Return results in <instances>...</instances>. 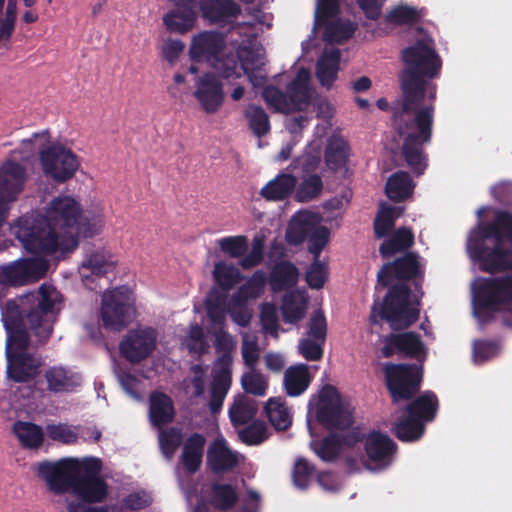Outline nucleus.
<instances>
[{
	"mask_svg": "<svg viewBox=\"0 0 512 512\" xmlns=\"http://www.w3.org/2000/svg\"><path fill=\"white\" fill-rule=\"evenodd\" d=\"M240 384L247 394L263 397L268 391L269 378L256 367H249L243 372Z\"/></svg>",
	"mask_w": 512,
	"mask_h": 512,
	"instance_id": "ea45409f",
	"label": "nucleus"
},
{
	"mask_svg": "<svg viewBox=\"0 0 512 512\" xmlns=\"http://www.w3.org/2000/svg\"><path fill=\"white\" fill-rule=\"evenodd\" d=\"M37 476L55 494L72 489L75 479L82 473H91L99 468V459L93 457H67L57 461H42L34 466Z\"/></svg>",
	"mask_w": 512,
	"mask_h": 512,
	"instance_id": "39448f33",
	"label": "nucleus"
},
{
	"mask_svg": "<svg viewBox=\"0 0 512 512\" xmlns=\"http://www.w3.org/2000/svg\"><path fill=\"white\" fill-rule=\"evenodd\" d=\"M82 209L81 205L71 196H57L54 197L45 211L46 223L51 224V221L63 224H79Z\"/></svg>",
	"mask_w": 512,
	"mask_h": 512,
	"instance_id": "4be33fe9",
	"label": "nucleus"
},
{
	"mask_svg": "<svg viewBox=\"0 0 512 512\" xmlns=\"http://www.w3.org/2000/svg\"><path fill=\"white\" fill-rule=\"evenodd\" d=\"M375 235L377 238H384L380 246V252L384 257L408 248L413 243V234L407 227L375 226Z\"/></svg>",
	"mask_w": 512,
	"mask_h": 512,
	"instance_id": "5701e85b",
	"label": "nucleus"
},
{
	"mask_svg": "<svg viewBox=\"0 0 512 512\" xmlns=\"http://www.w3.org/2000/svg\"><path fill=\"white\" fill-rule=\"evenodd\" d=\"M195 86L193 95L201 108L207 114L216 113L225 98L222 82L213 73H205L197 79Z\"/></svg>",
	"mask_w": 512,
	"mask_h": 512,
	"instance_id": "a211bd4d",
	"label": "nucleus"
},
{
	"mask_svg": "<svg viewBox=\"0 0 512 512\" xmlns=\"http://www.w3.org/2000/svg\"><path fill=\"white\" fill-rule=\"evenodd\" d=\"M181 344L190 353L196 355H203L209 350V343L204 336L203 329L198 324H192L189 327L188 333L183 337Z\"/></svg>",
	"mask_w": 512,
	"mask_h": 512,
	"instance_id": "3c124183",
	"label": "nucleus"
},
{
	"mask_svg": "<svg viewBox=\"0 0 512 512\" xmlns=\"http://www.w3.org/2000/svg\"><path fill=\"white\" fill-rule=\"evenodd\" d=\"M422 272V265L417 257L409 254L393 264L385 265L378 273L379 281L384 285L392 283V278L409 279L417 277Z\"/></svg>",
	"mask_w": 512,
	"mask_h": 512,
	"instance_id": "bb28decb",
	"label": "nucleus"
},
{
	"mask_svg": "<svg viewBox=\"0 0 512 512\" xmlns=\"http://www.w3.org/2000/svg\"><path fill=\"white\" fill-rule=\"evenodd\" d=\"M48 262L42 256L21 258L0 265V284L21 287L37 282L46 274Z\"/></svg>",
	"mask_w": 512,
	"mask_h": 512,
	"instance_id": "f8f14e48",
	"label": "nucleus"
},
{
	"mask_svg": "<svg viewBox=\"0 0 512 512\" xmlns=\"http://www.w3.org/2000/svg\"><path fill=\"white\" fill-rule=\"evenodd\" d=\"M324 342L307 336L299 341L298 351L308 361L320 360L323 356Z\"/></svg>",
	"mask_w": 512,
	"mask_h": 512,
	"instance_id": "680f3d73",
	"label": "nucleus"
},
{
	"mask_svg": "<svg viewBox=\"0 0 512 512\" xmlns=\"http://www.w3.org/2000/svg\"><path fill=\"white\" fill-rule=\"evenodd\" d=\"M263 330L271 335L278 336V315L275 305L265 303L260 313Z\"/></svg>",
	"mask_w": 512,
	"mask_h": 512,
	"instance_id": "0e129e2a",
	"label": "nucleus"
},
{
	"mask_svg": "<svg viewBox=\"0 0 512 512\" xmlns=\"http://www.w3.org/2000/svg\"><path fill=\"white\" fill-rule=\"evenodd\" d=\"M329 234L325 226H289L286 232L287 240L291 244L297 245L307 240L310 252L315 255L316 260L306 273V280L311 288H321L327 279V268L317 257L328 243Z\"/></svg>",
	"mask_w": 512,
	"mask_h": 512,
	"instance_id": "6e6552de",
	"label": "nucleus"
},
{
	"mask_svg": "<svg viewBox=\"0 0 512 512\" xmlns=\"http://www.w3.org/2000/svg\"><path fill=\"white\" fill-rule=\"evenodd\" d=\"M234 338L220 330L215 334V346L219 352H223L213 367V382L211 385V396L209 407L213 413L218 412L232 383V357L230 352L235 349Z\"/></svg>",
	"mask_w": 512,
	"mask_h": 512,
	"instance_id": "1a4fd4ad",
	"label": "nucleus"
},
{
	"mask_svg": "<svg viewBox=\"0 0 512 512\" xmlns=\"http://www.w3.org/2000/svg\"><path fill=\"white\" fill-rule=\"evenodd\" d=\"M340 13L338 0H319L315 12V25L322 27L334 21L333 19Z\"/></svg>",
	"mask_w": 512,
	"mask_h": 512,
	"instance_id": "4d7b16f0",
	"label": "nucleus"
},
{
	"mask_svg": "<svg viewBox=\"0 0 512 512\" xmlns=\"http://www.w3.org/2000/svg\"><path fill=\"white\" fill-rule=\"evenodd\" d=\"M317 421L331 428H346L352 423V407L343 399L337 389L324 386L313 395L308 404L307 425L313 435L312 422Z\"/></svg>",
	"mask_w": 512,
	"mask_h": 512,
	"instance_id": "423d86ee",
	"label": "nucleus"
},
{
	"mask_svg": "<svg viewBox=\"0 0 512 512\" xmlns=\"http://www.w3.org/2000/svg\"><path fill=\"white\" fill-rule=\"evenodd\" d=\"M308 297L303 290H296L284 297L282 314L285 322L297 323L300 321L307 309Z\"/></svg>",
	"mask_w": 512,
	"mask_h": 512,
	"instance_id": "e433bc0d",
	"label": "nucleus"
},
{
	"mask_svg": "<svg viewBox=\"0 0 512 512\" xmlns=\"http://www.w3.org/2000/svg\"><path fill=\"white\" fill-rule=\"evenodd\" d=\"M324 185L320 175L310 174L296 185L294 199L299 203H307L318 198Z\"/></svg>",
	"mask_w": 512,
	"mask_h": 512,
	"instance_id": "79ce46f5",
	"label": "nucleus"
},
{
	"mask_svg": "<svg viewBox=\"0 0 512 512\" xmlns=\"http://www.w3.org/2000/svg\"><path fill=\"white\" fill-rule=\"evenodd\" d=\"M258 410L257 402L252 398L238 394L229 408V416L235 426L243 425L254 418Z\"/></svg>",
	"mask_w": 512,
	"mask_h": 512,
	"instance_id": "4c0bfd02",
	"label": "nucleus"
},
{
	"mask_svg": "<svg viewBox=\"0 0 512 512\" xmlns=\"http://www.w3.org/2000/svg\"><path fill=\"white\" fill-rule=\"evenodd\" d=\"M419 317V297L408 293L405 287H396L389 291L382 305L372 308L370 320L377 322L385 319L394 329L410 326Z\"/></svg>",
	"mask_w": 512,
	"mask_h": 512,
	"instance_id": "0eeeda50",
	"label": "nucleus"
},
{
	"mask_svg": "<svg viewBox=\"0 0 512 512\" xmlns=\"http://www.w3.org/2000/svg\"><path fill=\"white\" fill-rule=\"evenodd\" d=\"M244 115L248 121L249 128L255 136L260 138L269 133L271 128L269 116L261 106L248 105Z\"/></svg>",
	"mask_w": 512,
	"mask_h": 512,
	"instance_id": "c03bdc74",
	"label": "nucleus"
},
{
	"mask_svg": "<svg viewBox=\"0 0 512 512\" xmlns=\"http://www.w3.org/2000/svg\"><path fill=\"white\" fill-rule=\"evenodd\" d=\"M243 442L249 445H257L268 437V429L263 422H255L239 433Z\"/></svg>",
	"mask_w": 512,
	"mask_h": 512,
	"instance_id": "e2e57ef3",
	"label": "nucleus"
},
{
	"mask_svg": "<svg viewBox=\"0 0 512 512\" xmlns=\"http://www.w3.org/2000/svg\"><path fill=\"white\" fill-rule=\"evenodd\" d=\"M46 433L51 439L63 443H72L77 439L76 431L70 426L62 423L47 425Z\"/></svg>",
	"mask_w": 512,
	"mask_h": 512,
	"instance_id": "69168bd1",
	"label": "nucleus"
},
{
	"mask_svg": "<svg viewBox=\"0 0 512 512\" xmlns=\"http://www.w3.org/2000/svg\"><path fill=\"white\" fill-rule=\"evenodd\" d=\"M419 18L418 11L414 7L400 4L386 14L385 21L396 26L413 25Z\"/></svg>",
	"mask_w": 512,
	"mask_h": 512,
	"instance_id": "5fc2aeb1",
	"label": "nucleus"
},
{
	"mask_svg": "<svg viewBox=\"0 0 512 512\" xmlns=\"http://www.w3.org/2000/svg\"><path fill=\"white\" fill-rule=\"evenodd\" d=\"M27 179L24 165L10 159L0 165V224H7L10 204L22 193Z\"/></svg>",
	"mask_w": 512,
	"mask_h": 512,
	"instance_id": "ddd939ff",
	"label": "nucleus"
},
{
	"mask_svg": "<svg viewBox=\"0 0 512 512\" xmlns=\"http://www.w3.org/2000/svg\"><path fill=\"white\" fill-rule=\"evenodd\" d=\"M262 95L267 104L272 106L276 111L284 114L291 113L286 92H283L277 87L268 86L263 90Z\"/></svg>",
	"mask_w": 512,
	"mask_h": 512,
	"instance_id": "13d9d810",
	"label": "nucleus"
},
{
	"mask_svg": "<svg viewBox=\"0 0 512 512\" xmlns=\"http://www.w3.org/2000/svg\"><path fill=\"white\" fill-rule=\"evenodd\" d=\"M22 247L30 253L62 255L74 250L81 240L100 234L99 226H9Z\"/></svg>",
	"mask_w": 512,
	"mask_h": 512,
	"instance_id": "7ed1b4c3",
	"label": "nucleus"
},
{
	"mask_svg": "<svg viewBox=\"0 0 512 512\" xmlns=\"http://www.w3.org/2000/svg\"><path fill=\"white\" fill-rule=\"evenodd\" d=\"M174 8L166 13L163 22L171 33L185 34L197 20V0H170Z\"/></svg>",
	"mask_w": 512,
	"mask_h": 512,
	"instance_id": "6ab92c4d",
	"label": "nucleus"
},
{
	"mask_svg": "<svg viewBox=\"0 0 512 512\" xmlns=\"http://www.w3.org/2000/svg\"><path fill=\"white\" fill-rule=\"evenodd\" d=\"M241 354L247 368L256 367L260 358V349L256 336L249 333L243 335Z\"/></svg>",
	"mask_w": 512,
	"mask_h": 512,
	"instance_id": "bf43d9fd",
	"label": "nucleus"
},
{
	"mask_svg": "<svg viewBox=\"0 0 512 512\" xmlns=\"http://www.w3.org/2000/svg\"><path fill=\"white\" fill-rule=\"evenodd\" d=\"M350 147L348 142L341 136H332L325 148V163L332 171L343 168L349 159Z\"/></svg>",
	"mask_w": 512,
	"mask_h": 512,
	"instance_id": "c9c22d12",
	"label": "nucleus"
},
{
	"mask_svg": "<svg viewBox=\"0 0 512 512\" xmlns=\"http://www.w3.org/2000/svg\"><path fill=\"white\" fill-rule=\"evenodd\" d=\"M206 379L207 367L201 364L193 365L183 383L185 393L192 397L203 396L206 388Z\"/></svg>",
	"mask_w": 512,
	"mask_h": 512,
	"instance_id": "49530a36",
	"label": "nucleus"
},
{
	"mask_svg": "<svg viewBox=\"0 0 512 512\" xmlns=\"http://www.w3.org/2000/svg\"><path fill=\"white\" fill-rule=\"evenodd\" d=\"M202 17L210 23H228L241 14V7L233 0H199Z\"/></svg>",
	"mask_w": 512,
	"mask_h": 512,
	"instance_id": "b1692460",
	"label": "nucleus"
},
{
	"mask_svg": "<svg viewBox=\"0 0 512 512\" xmlns=\"http://www.w3.org/2000/svg\"><path fill=\"white\" fill-rule=\"evenodd\" d=\"M266 276L263 272L257 271L254 275L240 287L234 298L236 302H246L258 298L264 291Z\"/></svg>",
	"mask_w": 512,
	"mask_h": 512,
	"instance_id": "603ef678",
	"label": "nucleus"
},
{
	"mask_svg": "<svg viewBox=\"0 0 512 512\" xmlns=\"http://www.w3.org/2000/svg\"><path fill=\"white\" fill-rule=\"evenodd\" d=\"M241 456L231 450L223 438L215 439L207 451V464L215 472H225L233 469Z\"/></svg>",
	"mask_w": 512,
	"mask_h": 512,
	"instance_id": "cd10ccee",
	"label": "nucleus"
},
{
	"mask_svg": "<svg viewBox=\"0 0 512 512\" xmlns=\"http://www.w3.org/2000/svg\"><path fill=\"white\" fill-rule=\"evenodd\" d=\"M264 410L269 422L276 430L284 431L291 426L293 413L283 398H269L265 404Z\"/></svg>",
	"mask_w": 512,
	"mask_h": 512,
	"instance_id": "473e14b6",
	"label": "nucleus"
},
{
	"mask_svg": "<svg viewBox=\"0 0 512 512\" xmlns=\"http://www.w3.org/2000/svg\"><path fill=\"white\" fill-rule=\"evenodd\" d=\"M323 27V40L329 44H340L350 39L356 30L354 23L349 20L343 21L341 19L330 21Z\"/></svg>",
	"mask_w": 512,
	"mask_h": 512,
	"instance_id": "37998d69",
	"label": "nucleus"
},
{
	"mask_svg": "<svg viewBox=\"0 0 512 512\" xmlns=\"http://www.w3.org/2000/svg\"><path fill=\"white\" fill-rule=\"evenodd\" d=\"M102 468L99 460V468L91 473H82L78 476L73 484L71 492L89 503L102 502L108 494V486L106 482L98 477Z\"/></svg>",
	"mask_w": 512,
	"mask_h": 512,
	"instance_id": "412c9836",
	"label": "nucleus"
},
{
	"mask_svg": "<svg viewBox=\"0 0 512 512\" xmlns=\"http://www.w3.org/2000/svg\"><path fill=\"white\" fill-rule=\"evenodd\" d=\"M237 494L228 484L215 485L213 487L212 503L219 509H228L235 504Z\"/></svg>",
	"mask_w": 512,
	"mask_h": 512,
	"instance_id": "052dcab7",
	"label": "nucleus"
},
{
	"mask_svg": "<svg viewBox=\"0 0 512 512\" xmlns=\"http://www.w3.org/2000/svg\"><path fill=\"white\" fill-rule=\"evenodd\" d=\"M157 331L151 327L131 330L120 344L122 355L131 362L148 357L156 348Z\"/></svg>",
	"mask_w": 512,
	"mask_h": 512,
	"instance_id": "dca6fc26",
	"label": "nucleus"
},
{
	"mask_svg": "<svg viewBox=\"0 0 512 512\" xmlns=\"http://www.w3.org/2000/svg\"><path fill=\"white\" fill-rule=\"evenodd\" d=\"M61 303V294L47 284L41 285L37 292L23 294L6 303L2 321L7 332L6 359L10 378L22 382L38 373L40 362L27 351L29 332L39 342L48 339Z\"/></svg>",
	"mask_w": 512,
	"mask_h": 512,
	"instance_id": "f03ea898",
	"label": "nucleus"
},
{
	"mask_svg": "<svg viewBox=\"0 0 512 512\" xmlns=\"http://www.w3.org/2000/svg\"><path fill=\"white\" fill-rule=\"evenodd\" d=\"M297 178L288 173H280L263 186L259 192L267 201H284L294 192Z\"/></svg>",
	"mask_w": 512,
	"mask_h": 512,
	"instance_id": "c756f323",
	"label": "nucleus"
},
{
	"mask_svg": "<svg viewBox=\"0 0 512 512\" xmlns=\"http://www.w3.org/2000/svg\"><path fill=\"white\" fill-rule=\"evenodd\" d=\"M313 374L306 364H294L289 366L283 375V388L290 397L302 395L310 386Z\"/></svg>",
	"mask_w": 512,
	"mask_h": 512,
	"instance_id": "c85d7f7f",
	"label": "nucleus"
},
{
	"mask_svg": "<svg viewBox=\"0 0 512 512\" xmlns=\"http://www.w3.org/2000/svg\"><path fill=\"white\" fill-rule=\"evenodd\" d=\"M116 261L114 256L104 249L96 250L88 253L80 266V274L82 278L88 277V272L101 275L110 271Z\"/></svg>",
	"mask_w": 512,
	"mask_h": 512,
	"instance_id": "f704fd0d",
	"label": "nucleus"
},
{
	"mask_svg": "<svg viewBox=\"0 0 512 512\" xmlns=\"http://www.w3.org/2000/svg\"><path fill=\"white\" fill-rule=\"evenodd\" d=\"M236 52L241 69L249 78L253 76L255 71L260 70L264 65L262 54L259 49H255L249 45H240Z\"/></svg>",
	"mask_w": 512,
	"mask_h": 512,
	"instance_id": "de8ad7c7",
	"label": "nucleus"
},
{
	"mask_svg": "<svg viewBox=\"0 0 512 512\" xmlns=\"http://www.w3.org/2000/svg\"><path fill=\"white\" fill-rule=\"evenodd\" d=\"M135 316L134 297L124 289L107 291L102 296L100 319L105 328L120 330Z\"/></svg>",
	"mask_w": 512,
	"mask_h": 512,
	"instance_id": "9d476101",
	"label": "nucleus"
},
{
	"mask_svg": "<svg viewBox=\"0 0 512 512\" xmlns=\"http://www.w3.org/2000/svg\"><path fill=\"white\" fill-rule=\"evenodd\" d=\"M341 53L337 48L325 50L316 64V77L320 84L330 89L339 71Z\"/></svg>",
	"mask_w": 512,
	"mask_h": 512,
	"instance_id": "2f4dec72",
	"label": "nucleus"
},
{
	"mask_svg": "<svg viewBox=\"0 0 512 512\" xmlns=\"http://www.w3.org/2000/svg\"><path fill=\"white\" fill-rule=\"evenodd\" d=\"M47 388L55 393L72 392L81 385L78 373L64 367H52L45 373Z\"/></svg>",
	"mask_w": 512,
	"mask_h": 512,
	"instance_id": "7c9ffc66",
	"label": "nucleus"
},
{
	"mask_svg": "<svg viewBox=\"0 0 512 512\" xmlns=\"http://www.w3.org/2000/svg\"><path fill=\"white\" fill-rule=\"evenodd\" d=\"M226 45L225 36L218 31H203L193 37L189 49L193 61L215 60L224 50Z\"/></svg>",
	"mask_w": 512,
	"mask_h": 512,
	"instance_id": "aec40b11",
	"label": "nucleus"
},
{
	"mask_svg": "<svg viewBox=\"0 0 512 512\" xmlns=\"http://www.w3.org/2000/svg\"><path fill=\"white\" fill-rule=\"evenodd\" d=\"M217 284L225 290L232 288L241 278L239 270L224 262L217 263L213 271Z\"/></svg>",
	"mask_w": 512,
	"mask_h": 512,
	"instance_id": "6e6d98bb",
	"label": "nucleus"
},
{
	"mask_svg": "<svg viewBox=\"0 0 512 512\" xmlns=\"http://www.w3.org/2000/svg\"><path fill=\"white\" fill-rule=\"evenodd\" d=\"M150 420L153 425L160 426L170 422L174 416L171 399L162 393H154L150 398Z\"/></svg>",
	"mask_w": 512,
	"mask_h": 512,
	"instance_id": "58836bf2",
	"label": "nucleus"
},
{
	"mask_svg": "<svg viewBox=\"0 0 512 512\" xmlns=\"http://www.w3.org/2000/svg\"><path fill=\"white\" fill-rule=\"evenodd\" d=\"M490 195L505 209L481 206L476 212V224H512V181H498L490 187Z\"/></svg>",
	"mask_w": 512,
	"mask_h": 512,
	"instance_id": "2eb2a0df",
	"label": "nucleus"
},
{
	"mask_svg": "<svg viewBox=\"0 0 512 512\" xmlns=\"http://www.w3.org/2000/svg\"><path fill=\"white\" fill-rule=\"evenodd\" d=\"M299 277L298 269L291 263L278 264L271 275V286L274 290H282L294 286Z\"/></svg>",
	"mask_w": 512,
	"mask_h": 512,
	"instance_id": "a18cd8bd",
	"label": "nucleus"
},
{
	"mask_svg": "<svg viewBox=\"0 0 512 512\" xmlns=\"http://www.w3.org/2000/svg\"><path fill=\"white\" fill-rule=\"evenodd\" d=\"M386 381L394 401L410 398L420 387L423 368L419 365L387 364Z\"/></svg>",
	"mask_w": 512,
	"mask_h": 512,
	"instance_id": "4468645a",
	"label": "nucleus"
},
{
	"mask_svg": "<svg viewBox=\"0 0 512 512\" xmlns=\"http://www.w3.org/2000/svg\"><path fill=\"white\" fill-rule=\"evenodd\" d=\"M239 58L236 53H228L221 57V54L212 61V65L217 73L224 79H236L241 77L238 71Z\"/></svg>",
	"mask_w": 512,
	"mask_h": 512,
	"instance_id": "864d4df0",
	"label": "nucleus"
},
{
	"mask_svg": "<svg viewBox=\"0 0 512 512\" xmlns=\"http://www.w3.org/2000/svg\"><path fill=\"white\" fill-rule=\"evenodd\" d=\"M438 407L434 394L425 392L410 407L408 417L395 426V433L402 441H414L421 437L424 422L433 419Z\"/></svg>",
	"mask_w": 512,
	"mask_h": 512,
	"instance_id": "9b49d317",
	"label": "nucleus"
},
{
	"mask_svg": "<svg viewBox=\"0 0 512 512\" xmlns=\"http://www.w3.org/2000/svg\"><path fill=\"white\" fill-rule=\"evenodd\" d=\"M13 431L25 447L37 448L42 444V429L33 423L17 422L13 427Z\"/></svg>",
	"mask_w": 512,
	"mask_h": 512,
	"instance_id": "09e8293b",
	"label": "nucleus"
},
{
	"mask_svg": "<svg viewBox=\"0 0 512 512\" xmlns=\"http://www.w3.org/2000/svg\"><path fill=\"white\" fill-rule=\"evenodd\" d=\"M204 444L205 439L197 434L184 443L182 462L189 472H194L200 467Z\"/></svg>",
	"mask_w": 512,
	"mask_h": 512,
	"instance_id": "a19ab883",
	"label": "nucleus"
},
{
	"mask_svg": "<svg viewBox=\"0 0 512 512\" xmlns=\"http://www.w3.org/2000/svg\"><path fill=\"white\" fill-rule=\"evenodd\" d=\"M415 188V183L407 171L393 173L386 182L385 190L387 196L395 201L401 202L409 198Z\"/></svg>",
	"mask_w": 512,
	"mask_h": 512,
	"instance_id": "72a5a7b5",
	"label": "nucleus"
},
{
	"mask_svg": "<svg viewBox=\"0 0 512 512\" xmlns=\"http://www.w3.org/2000/svg\"><path fill=\"white\" fill-rule=\"evenodd\" d=\"M313 475V469L304 458H299L295 462L293 471V480L296 487L305 489Z\"/></svg>",
	"mask_w": 512,
	"mask_h": 512,
	"instance_id": "338daca9",
	"label": "nucleus"
},
{
	"mask_svg": "<svg viewBox=\"0 0 512 512\" xmlns=\"http://www.w3.org/2000/svg\"><path fill=\"white\" fill-rule=\"evenodd\" d=\"M291 112L305 110L311 102L310 72L300 68L296 77L286 87Z\"/></svg>",
	"mask_w": 512,
	"mask_h": 512,
	"instance_id": "393cba45",
	"label": "nucleus"
},
{
	"mask_svg": "<svg viewBox=\"0 0 512 512\" xmlns=\"http://www.w3.org/2000/svg\"><path fill=\"white\" fill-rule=\"evenodd\" d=\"M207 315L212 324L222 326L225 322L226 309L223 300L214 299L211 294L206 301Z\"/></svg>",
	"mask_w": 512,
	"mask_h": 512,
	"instance_id": "774afa93",
	"label": "nucleus"
},
{
	"mask_svg": "<svg viewBox=\"0 0 512 512\" xmlns=\"http://www.w3.org/2000/svg\"><path fill=\"white\" fill-rule=\"evenodd\" d=\"M400 352L415 358L418 361H425L428 355V349L420 340L419 336L414 333L399 334Z\"/></svg>",
	"mask_w": 512,
	"mask_h": 512,
	"instance_id": "8fccbe9b",
	"label": "nucleus"
},
{
	"mask_svg": "<svg viewBox=\"0 0 512 512\" xmlns=\"http://www.w3.org/2000/svg\"><path fill=\"white\" fill-rule=\"evenodd\" d=\"M359 433L348 432L343 436L331 435L322 442L312 441L311 446L315 453L324 461L333 460L339 453L353 448L359 441Z\"/></svg>",
	"mask_w": 512,
	"mask_h": 512,
	"instance_id": "a878e982",
	"label": "nucleus"
},
{
	"mask_svg": "<svg viewBox=\"0 0 512 512\" xmlns=\"http://www.w3.org/2000/svg\"><path fill=\"white\" fill-rule=\"evenodd\" d=\"M364 448L367 459L363 465L369 470H378L390 464L395 444L386 434L372 431L364 439Z\"/></svg>",
	"mask_w": 512,
	"mask_h": 512,
	"instance_id": "f3484780",
	"label": "nucleus"
},
{
	"mask_svg": "<svg viewBox=\"0 0 512 512\" xmlns=\"http://www.w3.org/2000/svg\"><path fill=\"white\" fill-rule=\"evenodd\" d=\"M40 139L39 163L43 175L56 184L71 180L80 168V159L70 148L62 144H50L49 130L34 133L23 139V144H32Z\"/></svg>",
	"mask_w": 512,
	"mask_h": 512,
	"instance_id": "20e7f679",
	"label": "nucleus"
},
{
	"mask_svg": "<svg viewBox=\"0 0 512 512\" xmlns=\"http://www.w3.org/2000/svg\"><path fill=\"white\" fill-rule=\"evenodd\" d=\"M404 68L400 74L401 111L394 113L395 128L403 142L401 157L412 173L419 177L428 167L424 146L432 139L434 105H424L428 82L438 77L442 61L435 49L424 40L402 50Z\"/></svg>",
	"mask_w": 512,
	"mask_h": 512,
	"instance_id": "f257e3e1",
	"label": "nucleus"
}]
</instances>
